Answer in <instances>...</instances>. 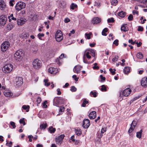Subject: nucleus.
<instances>
[{"label": "nucleus", "mask_w": 147, "mask_h": 147, "mask_svg": "<svg viewBox=\"0 0 147 147\" xmlns=\"http://www.w3.org/2000/svg\"><path fill=\"white\" fill-rule=\"evenodd\" d=\"M85 56L86 55L87 57V58L88 59H89L91 58V56L90 55V52H88L86 53V54H84Z\"/></svg>", "instance_id": "obj_36"}, {"label": "nucleus", "mask_w": 147, "mask_h": 147, "mask_svg": "<svg viewBox=\"0 0 147 147\" xmlns=\"http://www.w3.org/2000/svg\"><path fill=\"white\" fill-rule=\"evenodd\" d=\"M14 2V0H10L9 2V4L11 6H13L14 5L13 3Z\"/></svg>", "instance_id": "obj_54"}, {"label": "nucleus", "mask_w": 147, "mask_h": 147, "mask_svg": "<svg viewBox=\"0 0 147 147\" xmlns=\"http://www.w3.org/2000/svg\"><path fill=\"white\" fill-rule=\"evenodd\" d=\"M74 138H75L74 136V135H73L70 138V140H71L73 142H75V141H76V144H77L79 142H78V141L76 140H75Z\"/></svg>", "instance_id": "obj_32"}, {"label": "nucleus", "mask_w": 147, "mask_h": 147, "mask_svg": "<svg viewBox=\"0 0 147 147\" xmlns=\"http://www.w3.org/2000/svg\"><path fill=\"white\" fill-rule=\"evenodd\" d=\"M94 66L93 67V68L94 69H99V67L98 66H97V63H95L94 64Z\"/></svg>", "instance_id": "obj_47"}, {"label": "nucleus", "mask_w": 147, "mask_h": 147, "mask_svg": "<svg viewBox=\"0 0 147 147\" xmlns=\"http://www.w3.org/2000/svg\"><path fill=\"white\" fill-rule=\"evenodd\" d=\"M26 21V20L25 18H21L20 19H18L17 20V24L19 26H22L24 24Z\"/></svg>", "instance_id": "obj_15"}, {"label": "nucleus", "mask_w": 147, "mask_h": 147, "mask_svg": "<svg viewBox=\"0 0 147 147\" xmlns=\"http://www.w3.org/2000/svg\"><path fill=\"white\" fill-rule=\"evenodd\" d=\"M70 20L68 18H65L64 20V22L65 23H68L70 22Z\"/></svg>", "instance_id": "obj_61"}, {"label": "nucleus", "mask_w": 147, "mask_h": 147, "mask_svg": "<svg viewBox=\"0 0 147 147\" xmlns=\"http://www.w3.org/2000/svg\"><path fill=\"white\" fill-rule=\"evenodd\" d=\"M10 124L13 127V128H15L16 127V126L15 125V123L11 121Z\"/></svg>", "instance_id": "obj_51"}, {"label": "nucleus", "mask_w": 147, "mask_h": 147, "mask_svg": "<svg viewBox=\"0 0 147 147\" xmlns=\"http://www.w3.org/2000/svg\"><path fill=\"white\" fill-rule=\"evenodd\" d=\"M136 123L135 121H133L131 125V127L128 131L129 133L131 132L135 128Z\"/></svg>", "instance_id": "obj_13"}, {"label": "nucleus", "mask_w": 147, "mask_h": 147, "mask_svg": "<svg viewBox=\"0 0 147 147\" xmlns=\"http://www.w3.org/2000/svg\"><path fill=\"white\" fill-rule=\"evenodd\" d=\"M65 137V136L63 134H61L58 137L56 138L55 139V141L56 144L60 145L62 143L63 139Z\"/></svg>", "instance_id": "obj_8"}, {"label": "nucleus", "mask_w": 147, "mask_h": 147, "mask_svg": "<svg viewBox=\"0 0 147 147\" xmlns=\"http://www.w3.org/2000/svg\"><path fill=\"white\" fill-rule=\"evenodd\" d=\"M142 130H141L140 131L137 132L136 133V137L139 138H141L142 136Z\"/></svg>", "instance_id": "obj_33"}, {"label": "nucleus", "mask_w": 147, "mask_h": 147, "mask_svg": "<svg viewBox=\"0 0 147 147\" xmlns=\"http://www.w3.org/2000/svg\"><path fill=\"white\" fill-rule=\"evenodd\" d=\"M100 77L101 79V81H102V80L104 81L105 80V77H103L102 75H100Z\"/></svg>", "instance_id": "obj_59"}, {"label": "nucleus", "mask_w": 147, "mask_h": 147, "mask_svg": "<svg viewBox=\"0 0 147 147\" xmlns=\"http://www.w3.org/2000/svg\"><path fill=\"white\" fill-rule=\"evenodd\" d=\"M90 124V121L88 119H85L83 121L82 126L85 128H88Z\"/></svg>", "instance_id": "obj_11"}, {"label": "nucleus", "mask_w": 147, "mask_h": 147, "mask_svg": "<svg viewBox=\"0 0 147 147\" xmlns=\"http://www.w3.org/2000/svg\"><path fill=\"white\" fill-rule=\"evenodd\" d=\"M107 90L106 87L105 85H102L101 86V90L102 91H106Z\"/></svg>", "instance_id": "obj_41"}, {"label": "nucleus", "mask_w": 147, "mask_h": 147, "mask_svg": "<svg viewBox=\"0 0 147 147\" xmlns=\"http://www.w3.org/2000/svg\"><path fill=\"white\" fill-rule=\"evenodd\" d=\"M88 51H89V52H90V55H91L93 57H95V52L94 50L91 49L88 50Z\"/></svg>", "instance_id": "obj_30"}, {"label": "nucleus", "mask_w": 147, "mask_h": 147, "mask_svg": "<svg viewBox=\"0 0 147 147\" xmlns=\"http://www.w3.org/2000/svg\"><path fill=\"white\" fill-rule=\"evenodd\" d=\"M77 7V5L76 4H74V3H71L70 5V9L72 10H74L75 8H76Z\"/></svg>", "instance_id": "obj_31"}, {"label": "nucleus", "mask_w": 147, "mask_h": 147, "mask_svg": "<svg viewBox=\"0 0 147 147\" xmlns=\"http://www.w3.org/2000/svg\"><path fill=\"white\" fill-rule=\"evenodd\" d=\"M141 84L144 87H147V77L142 78L141 80Z\"/></svg>", "instance_id": "obj_12"}, {"label": "nucleus", "mask_w": 147, "mask_h": 147, "mask_svg": "<svg viewBox=\"0 0 147 147\" xmlns=\"http://www.w3.org/2000/svg\"><path fill=\"white\" fill-rule=\"evenodd\" d=\"M26 6L25 3L22 2H18L15 6V9L18 11H19L22 9L24 8Z\"/></svg>", "instance_id": "obj_4"}, {"label": "nucleus", "mask_w": 147, "mask_h": 147, "mask_svg": "<svg viewBox=\"0 0 147 147\" xmlns=\"http://www.w3.org/2000/svg\"><path fill=\"white\" fill-rule=\"evenodd\" d=\"M129 42V43H131V44L132 45H134L135 43V42H134L132 40H129L128 41Z\"/></svg>", "instance_id": "obj_62"}, {"label": "nucleus", "mask_w": 147, "mask_h": 147, "mask_svg": "<svg viewBox=\"0 0 147 147\" xmlns=\"http://www.w3.org/2000/svg\"><path fill=\"white\" fill-rule=\"evenodd\" d=\"M55 38L56 40L58 42H60L63 39V36L61 31L60 30H58L56 34Z\"/></svg>", "instance_id": "obj_5"}, {"label": "nucleus", "mask_w": 147, "mask_h": 147, "mask_svg": "<svg viewBox=\"0 0 147 147\" xmlns=\"http://www.w3.org/2000/svg\"><path fill=\"white\" fill-rule=\"evenodd\" d=\"M90 94L93 95L94 97H96L97 96V93L95 92L91 91Z\"/></svg>", "instance_id": "obj_44"}, {"label": "nucleus", "mask_w": 147, "mask_h": 147, "mask_svg": "<svg viewBox=\"0 0 147 147\" xmlns=\"http://www.w3.org/2000/svg\"><path fill=\"white\" fill-rule=\"evenodd\" d=\"M47 126V125L46 123H42L40 125V128L41 129H45Z\"/></svg>", "instance_id": "obj_28"}, {"label": "nucleus", "mask_w": 147, "mask_h": 147, "mask_svg": "<svg viewBox=\"0 0 147 147\" xmlns=\"http://www.w3.org/2000/svg\"><path fill=\"white\" fill-rule=\"evenodd\" d=\"M44 36V34H40L39 33L38 35V36L39 39H41V37H43Z\"/></svg>", "instance_id": "obj_49"}, {"label": "nucleus", "mask_w": 147, "mask_h": 147, "mask_svg": "<svg viewBox=\"0 0 147 147\" xmlns=\"http://www.w3.org/2000/svg\"><path fill=\"white\" fill-rule=\"evenodd\" d=\"M48 72L52 74H55L58 71L57 69L56 68L52 67H50L48 69Z\"/></svg>", "instance_id": "obj_18"}, {"label": "nucleus", "mask_w": 147, "mask_h": 147, "mask_svg": "<svg viewBox=\"0 0 147 147\" xmlns=\"http://www.w3.org/2000/svg\"><path fill=\"white\" fill-rule=\"evenodd\" d=\"M23 55V51L22 49L18 50L14 54V59L17 61H20L22 59Z\"/></svg>", "instance_id": "obj_1"}, {"label": "nucleus", "mask_w": 147, "mask_h": 147, "mask_svg": "<svg viewBox=\"0 0 147 147\" xmlns=\"http://www.w3.org/2000/svg\"><path fill=\"white\" fill-rule=\"evenodd\" d=\"M92 34L90 32L89 33H86L85 34V35L87 37V38L88 39H89L90 38V36Z\"/></svg>", "instance_id": "obj_40"}, {"label": "nucleus", "mask_w": 147, "mask_h": 147, "mask_svg": "<svg viewBox=\"0 0 147 147\" xmlns=\"http://www.w3.org/2000/svg\"><path fill=\"white\" fill-rule=\"evenodd\" d=\"M64 99L61 97H57L55 98L53 100L54 105L57 106V105L59 104H63V102H61L60 100H63Z\"/></svg>", "instance_id": "obj_9"}, {"label": "nucleus", "mask_w": 147, "mask_h": 147, "mask_svg": "<svg viewBox=\"0 0 147 147\" xmlns=\"http://www.w3.org/2000/svg\"><path fill=\"white\" fill-rule=\"evenodd\" d=\"M131 90L130 89L127 88L125 89L123 92V95L125 96H128L131 93Z\"/></svg>", "instance_id": "obj_14"}, {"label": "nucleus", "mask_w": 147, "mask_h": 147, "mask_svg": "<svg viewBox=\"0 0 147 147\" xmlns=\"http://www.w3.org/2000/svg\"><path fill=\"white\" fill-rule=\"evenodd\" d=\"M3 92L4 95L7 97H10L12 96L13 93L11 91L8 90H5L3 91Z\"/></svg>", "instance_id": "obj_16"}, {"label": "nucleus", "mask_w": 147, "mask_h": 147, "mask_svg": "<svg viewBox=\"0 0 147 147\" xmlns=\"http://www.w3.org/2000/svg\"><path fill=\"white\" fill-rule=\"evenodd\" d=\"M76 90V88L74 86H72L71 87L70 90L72 92H75Z\"/></svg>", "instance_id": "obj_48"}, {"label": "nucleus", "mask_w": 147, "mask_h": 147, "mask_svg": "<svg viewBox=\"0 0 147 147\" xmlns=\"http://www.w3.org/2000/svg\"><path fill=\"white\" fill-rule=\"evenodd\" d=\"M76 134L78 136H80L82 134V131L81 129L79 128H77L75 130Z\"/></svg>", "instance_id": "obj_24"}, {"label": "nucleus", "mask_w": 147, "mask_h": 147, "mask_svg": "<svg viewBox=\"0 0 147 147\" xmlns=\"http://www.w3.org/2000/svg\"><path fill=\"white\" fill-rule=\"evenodd\" d=\"M85 55L84 54L83 57V62L85 63H89L88 62L87 60L85 58Z\"/></svg>", "instance_id": "obj_56"}, {"label": "nucleus", "mask_w": 147, "mask_h": 147, "mask_svg": "<svg viewBox=\"0 0 147 147\" xmlns=\"http://www.w3.org/2000/svg\"><path fill=\"white\" fill-rule=\"evenodd\" d=\"M82 67L80 65H77L75 66L73 69V71L74 72L77 74L79 73L80 70L81 69Z\"/></svg>", "instance_id": "obj_21"}, {"label": "nucleus", "mask_w": 147, "mask_h": 147, "mask_svg": "<svg viewBox=\"0 0 147 147\" xmlns=\"http://www.w3.org/2000/svg\"><path fill=\"white\" fill-rule=\"evenodd\" d=\"M15 84L17 87L21 86L23 83V80L22 77H16L15 79Z\"/></svg>", "instance_id": "obj_7"}, {"label": "nucleus", "mask_w": 147, "mask_h": 147, "mask_svg": "<svg viewBox=\"0 0 147 147\" xmlns=\"http://www.w3.org/2000/svg\"><path fill=\"white\" fill-rule=\"evenodd\" d=\"M107 22L108 23H113L114 22V20L113 18H111L107 19Z\"/></svg>", "instance_id": "obj_37"}, {"label": "nucleus", "mask_w": 147, "mask_h": 147, "mask_svg": "<svg viewBox=\"0 0 147 147\" xmlns=\"http://www.w3.org/2000/svg\"><path fill=\"white\" fill-rule=\"evenodd\" d=\"M9 16V17H10V18L12 20L16 21L17 20V19L16 18L14 17L13 15V13L11 14L10 16Z\"/></svg>", "instance_id": "obj_42"}, {"label": "nucleus", "mask_w": 147, "mask_h": 147, "mask_svg": "<svg viewBox=\"0 0 147 147\" xmlns=\"http://www.w3.org/2000/svg\"><path fill=\"white\" fill-rule=\"evenodd\" d=\"M64 110V107H61L59 111L63 112Z\"/></svg>", "instance_id": "obj_64"}, {"label": "nucleus", "mask_w": 147, "mask_h": 147, "mask_svg": "<svg viewBox=\"0 0 147 147\" xmlns=\"http://www.w3.org/2000/svg\"><path fill=\"white\" fill-rule=\"evenodd\" d=\"M13 67L12 65L8 64L5 65L2 68L3 72L6 74L10 73L13 70Z\"/></svg>", "instance_id": "obj_2"}, {"label": "nucleus", "mask_w": 147, "mask_h": 147, "mask_svg": "<svg viewBox=\"0 0 147 147\" xmlns=\"http://www.w3.org/2000/svg\"><path fill=\"white\" fill-rule=\"evenodd\" d=\"M47 103V101L45 100L42 103V105L44 108H46L47 107V106L46 105Z\"/></svg>", "instance_id": "obj_43"}, {"label": "nucleus", "mask_w": 147, "mask_h": 147, "mask_svg": "<svg viewBox=\"0 0 147 147\" xmlns=\"http://www.w3.org/2000/svg\"><path fill=\"white\" fill-rule=\"evenodd\" d=\"M57 94L59 95H60L61 94V92L60 91V89L59 88H58L57 90Z\"/></svg>", "instance_id": "obj_63"}, {"label": "nucleus", "mask_w": 147, "mask_h": 147, "mask_svg": "<svg viewBox=\"0 0 147 147\" xmlns=\"http://www.w3.org/2000/svg\"><path fill=\"white\" fill-rule=\"evenodd\" d=\"M14 26V25L11 23H9L7 25V29L8 30H10L13 28Z\"/></svg>", "instance_id": "obj_22"}, {"label": "nucleus", "mask_w": 147, "mask_h": 147, "mask_svg": "<svg viewBox=\"0 0 147 147\" xmlns=\"http://www.w3.org/2000/svg\"><path fill=\"white\" fill-rule=\"evenodd\" d=\"M32 65L34 68L38 69L41 66L42 62L40 60L38 59H36L33 61Z\"/></svg>", "instance_id": "obj_3"}, {"label": "nucleus", "mask_w": 147, "mask_h": 147, "mask_svg": "<svg viewBox=\"0 0 147 147\" xmlns=\"http://www.w3.org/2000/svg\"><path fill=\"white\" fill-rule=\"evenodd\" d=\"M41 98L40 97H38L36 100V102H37V106L38 105L40 104L41 102Z\"/></svg>", "instance_id": "obj_38"}, {"label": "nucleus", "mask_w": 147, "mask_h": 147, "mask_svg": "<svg viewBox=\"0 0 147 147\" xmlns=\"http://www.w3.org/2000/svg\"><path fill=\"white\" fill-rule=\"evenodd\" d=\"M119 41L118 40H115L113 42V44L115 45L116 46H118V45Z\"/></svg>", "instance_id": "obj_55"}, {"label": "nucleus", "mask_w": 147, "mask_h": 147, "mask_svg": "<svg viewBox=\"0 0 147 147\" xmlns=\"http://www.w3.org/2000/svg\"><path fill=\"white\" fill-rule=\"evenodd\" d=\"M44 82L45 83V85L46 86H49L50 84L48 82V80L47 79H45L44 80Z\"/></svg>", "instance_id": "obj_46"}, {"label": "nucleus", "mask_w": 147, "mask_h": 147, "mask_svg": "<svg viewBox=\"0 0 147 147\" xmlns=\"http://www.w3.org/2000/svg\"><path fill=\"white\" fill-rule=\"evenodd\" d=\"M128 19L129 21H131L133 20V16L132 14H130L128 18Z\"/></svg>", "instance_id": "obj_50"}, {"label": "nucleus", "mask_w": 147, "mask_h": 147, "mask_svg": "<svg viewBox=\"0 0 147 147\" xmlns=\"http://www.w3.org/2000/svg\"><path fill=\"white\" fill-rule=\"evenodd\" d=\"M136 57L138 59H141L142 58L143 56L142 53H139L136 54Z\"/></svg>", "instance_id": "obj_35"}, {"label": "nucleus", "mask_w": 147, "mask_h": 147, "mask_svg": "<svg viewBox=\"0 0 147 147\" xmlns=\"http://www.w3.org/2000/svg\"><path fill=\"white\" fill-rule=\"evenodd\" d=\"M10 46L9 43L8 41H5L1 45V49L3 52H5L7 50Z\"/></svg>", "instance_id": "obj_6"}, {"label": "nucleus", "mask_w": 147, "mask_h": 147, "mask_svg": "<svg viewBox=\"0 0 147 147\" xmlns=\"http://www.w3.org/2000/svg\"><path fill=\"white\" fill-rule=\"evenodd\" d=\"M119 58V57L118 55H116L114 58L112 59V61L113 62H116L118 60Z\"/></svg>", "instance_id": "obj_39"}, {"label": "nucleus", "mask_w": 147, "mask_h": 147, "mask_svg": "<svg viewBox=\"0 0 147 147\" xmlns=\"http://www.w3.org/2000/svg\"><path fill=\"white\" fill-rule=\"evenodd\" d=\"M7 18L5 15H2L0 16V25L4 26L6 23Z\"/></svg>", "instance_id": "obj_10"}, {"label": "nucleus", "mask_w": 147, "mask_h": 147, "mask_svg": "<svg viewBox=\"0 0 147 147\" xmlns=\"http://www.w3.org/2000/svg\"><path fill=\"white\" fill-rule=\"evenodd\" d=\"M118 3V1L117 0H111V3L112 5L113 6L116 5Z\"/></svg>", "instance_id": "obj_34"}, {"label": "nucleus", "mask_w": 147, "mask_h": 147, "mask_svg": "<svg viewBox=\"0 0 147 147\" xmlns=\"http://www.w3.org/2000/svg\"><path fill=\"white\" fill-rule=\"evenodd\" d=\"M72 78H73L74 79V80L77 81L78 80V78H76V75H74L72 76Z\"/></svg>", "instance_id": "obj_60"}, {"label": "nucleus", "mask_w": 147, "mask_h": 147, "mask_svg": "<svg viewBox=\"0 0 147 147\" xmlns=\"http://www.w3.org/2000/svg\"><path fill=\"white\" fill-rule=\"evenodd\" d=\"M96 116V112L94 111L91 112L88 115L90 119H94Z\"/></svg>", "instance_id": "obj_19"}, {"label": "nucleus", "mask_w": 147, "mask_h": 147, "mask_svg": "<svg viewBox=\"0 0 147 147\" xmlns=\"http://www.w3.org/2000/svg\"><path fill=\"white\" fill-rule=\"evenodd\" d=\"M143 30V28L141 26H139L138 28V31H142Z\"/></svg>", "instance_id": "obj_52"}, {"label": "nucleus", "mask_w": 147, "mask_h": 147, "mask_svg": "<svg viewBox=\"0 0 147 147\" xmlns=\"http://www.w3.org/2000/svg\"><path fill=\"white\" fill-rule=\"evenodd\" d=\"M22 108L26 110L27 112H28L29 111L30 107L29 105H24L22 106Z\"/></svg>", "instance_id": "obj_29"}, {"label": "nucleus", "mask_w": 147, "mask_h": 147, "mask_svg": "<svg viewBox=\"0 0 147 147\" xmlns=\"http://www.w3.org/2000/svg\"><path fill=\"white\" fill-rule=\"evenodd\" d=\"M20 123L23 124L24 125L25 124V123L24 121V119H20L19 121Z\"/></svg>", "instance_id": "obj_45"}, {"label": "nucleus", "mask_w": 147, "mask_h": 147, "mask_svg": "<svg viewBox=\"0 0 147 147\" xmlns=\"http://www.w3.org/2000/svg\"><path fill=\"white\" fill-rule=\"evenodd\" d=\"M118 15L121 18H123L125 15V13L123 11H122L119 12L118 13Z\"/></svg>", "instance_id": "obj_25"}, {"label": "nucleus", "mask_w": 147, "mask_h": 147, "mask_svg": "<svg viewBox=\"0 0 147 147\" xmlns=\"http://www.w3.org/2000/svg\"><path fill=\"white\" fill-rule=\"evenodd\" d=\"M49 130L50 131V133H53L55 131L56 129L55 128H53V127L51 126L49 127Z\"/></svg>", "instance_id": "obj_27"}, {"label": "nucleus", "mask_w": 147, "mask_h": 147, "mask_svg": "<svg viewBox=\"0 0 147 147\" xmlns=\"http://www.w3.org/2000/svg\"><path fill=\"white\" fill-rule=\"evenodd\" d=\"M106 131V128H102L101 131V134H103Z\"/></svg>", "instance_id": "obj_57"}, {"label": "nucleus", "mask_w": 147, "mask_h": 147, "mask_svg": "<svg viewBox=\"0 0 147 147\" xmlns=\"http://www.w3.org/2000/svg\"><path fill=\"white\" fill-rule=\"evenodd\" d=\"M101 21V19L97 17L94 18L92 21V22L94 24H97L100 23Z\"/></svg>", "instance_id": "obj_17"}, {"label": "nucleus", "mask_w": 147, "mask_h": 147, "mask_svg": "<svg viewBox=\"0 0 147 147\" xmlns=\"http://www.w3.org/2000/svg\"><path fill=\"white\" fill-rule=\"evenodd\" d=\"M22 35L24 36V38H26L29 36V34L27 33H23Z\"/></svg>", "instance_id": "obj_53"}, {"label": "nucleus", "mask_w": 147, "mask_h": 147, "mask_svg": "<svg viewBox=\"0 0 147 147\" xmlns=\"http://www.w3.org/2000/svg\"><path fill=\"white\" fill-rule=\"evenodd\" d=\"M109 71L111 72L112 73V75H114L115 74V71H113V70L112 69L110 68L109 69Z\"/></svg>", "instance_id": "obj_58"}, {"label": "nucleus", "mask_w": 147, "mask_h": 147, "mask_svg": "<svg viewBox=\"0 0 147 147\" xmlns=\"http://www.w3.org/2000/svg\"><path fill=\"white\" fill-rule=\"evenodd\" d=\"M127 26L126 24L123 25L121 27V30L124 32H125L128 31V30L126 28V27Z\"/></svg>", "instance_id": "obj_26"}, {"label": "nucleus", "mask_w": 147, "mask_h": 147, "mask_svg": "<svg viewBox=\"0 0 147 147\" xmlns=\"http://www.w3.org/2000/svg\"><path fill=\"white\" fill-rule=\"evenodd\" d=\"M123 72L125 74H127L130 72V68L129 67H126L123 69Z\"/></svg>", "instance_id": "obj_23"}, {"label": "nucleus", "mask_w": 147, "mask_h": 147, "mask_svg": "<svg viewBox=\"0 0 147 147\" xmlns=\"http://www.w3.org/2000/svg\"><path fill=\"white\" fill-rule=\"evenodd\" d=\"M6 4L4 1L0 0V9L4 10L6 7Z\"/></svg>", "instance_id": "obj_20"}]
</instances>
